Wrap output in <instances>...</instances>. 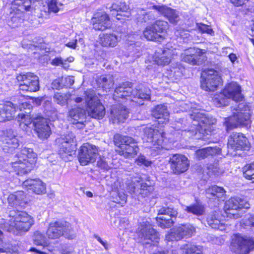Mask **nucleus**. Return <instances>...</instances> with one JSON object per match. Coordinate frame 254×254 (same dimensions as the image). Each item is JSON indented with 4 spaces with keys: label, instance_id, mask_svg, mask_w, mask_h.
Segmentation results:
<instances>
[{
    "label": "nucleus",
    "instance_id": "nucleus-1",
    "mask_svg": "<svg viewBox=\"0 0 254 254\" xmlns=\"http://www.w3.org/2000/svg\"><path fill=\"white\" fill-rule=\"evenodd\" d=\"M36 158L37 155L33 149L24 147L14 156L10 164L17 174L23 176L30 173L34 168Z\"/></svg>",
    "mask_w": 254,
    "mask_h": 254
},
{
    "label": "nucleus",
    "instance_id": "nucleus-2",
    "mask_svg": "<svg viewBox=\"0 0 254 254\" xmlns=\"http://www.w3.org/2000/svg\"><path fill=\"white\" fill-rule=\"evenodd\" d=\"M8 231L14 229L21 232L28 231L34 224L33 218L25 211L12 210L8 213Z\"/></svg>",
    "mask_w": 254,
    "mask_h": 254
},
{
    "label": "nucleus",
    "instance_id": "nucleus-3",
    "mask_svg": "<svg viewBox=\"0 0 254 254\" xmlns=\"http://www.w3.org/2000/svg\"><path fill=\"white\" fill-rule=\"evenodd\" d=\"M84 94L85 102L81 97H78L74 99V102L77 104L76 107L81 111H86L85 109H88L90 111H105L104 106L96 97L95 92L93 90H87L84 91Z\"/></svg>",
    "mask_w": 254,
    "mask_h": 254
},
{
    "label": "nucleus",
    "instance_id": "nucleus-4",
    "mask_svg": "<svg viewBox=\"0 0 254 254\" xmlns=\"http://www.w3.org/2000/svg\"><path fill=\"white\" fill-rule=\"evenodd\" d=\"M47 235L52 239H58L62 236L68 239H73L76 237L70 224L66 221L51 222L47 231Z\"/></svg>",
    "mask_w": 254,
    "mask_h": 254
},
{
    "label": "nucleus",
    "instance_id": "nucleus-5",
    "mask_svg": "<svg viewBox=\"0 0 254 254\" xmlns=\"http://www.w3.org/2000/svg\"><path fill=\"white\" fill-rule=\"evenodd\" d=\"M116 145L120 146L122 154L126 157L136 155L138 151L137 142L131 137L116 134L114 136Z\"/></svg>",
    "mask_w": 254,
    "mask_h": 254
},
{
    "label": "nucleus",
    "instance_id": "nucleus-6",
    "mask_svg": "<svg viewBox=\"0 0 254 254\" xmlns=\"http://www.w3.org/2000/svg\"><path fill=\"white\" fill-rule=\"evenodd\" d=\"M243 98L240 86L236 82H231L225 87L218 95V97L215 99L218 100L220 106H224L226 105V99H232L234 101L239 102L242 100Z\"/></svg>",
    "mask_w": 254,
    "mask_h": 254
},
{
    "label": "nucleus",
    "instance_id": "nucleus-7",
    "mask_svg": "<svg viewBox=\"0 0 254 254\" xmlns=\"http://www.w3.org/2000/svg\"><path fill=\"white\" fill-rule=\"evenodd\" d=\"M138 229V235L143 245L154 246L158 243L159 234L149 222H143Z\"/></svg>",
    "mask_w": 254,
    "mask_h": 254
},
{
    "label": "nucleus",
    "instance_id": "nucleus-8",
    "mask_svg": "<svg viewBox=\"0 0 254 254\" xmlns=\"http://www.w3.org/2000/svg\"><path fill=\"white\" fill-rule=\"evenodd\" d=\"M20 90L36 92L39 90V77L31 72L22 73L16 77Z\"/></svg>",
    "mask_w": 254,
    "mask_h": 254
},
{
    "label": "nucleus",
    "instance_id": "nucleus-9",
    "mask_svg": "<svg viewBox=\"0 0 254 254\" xmlns=\"http://www.w3.org/2000/svg\"><path fill=\"white\" fill-rule=\"evenodd\" d=\"M201 87L206 91H214L221 83V77L217 71L210 69L203 71L201 75Z\"/></svg>",
    "mask_w": 254,
    "mask_h": 254
},
{
    "label": "nucleus",
    "instance_id": "nucleus-10",
    "mask_svg": "<svg viewBox=\"0 0 254 254\" xmlns=\"http://www.w3.org/2000/svg\"><path fill=\"white\" fill-rule=\"evenodd\" d=\"M195 232V228L192 225L188 223L176 227L166 236V239L169 241H178L184 238H190Z\"/></svg>",
    "mask_w": 254,
    "mask_h": 254
},
{
    "label": "nucleus",
    "instance_id": "nucleus-11",
    "mask_svg": "<svg viewBox=\"0 0 254 254\" xmlns=\"http://www.w3.org/2000/svg\"><path fill=\"white\" fill-rule=\"evenodd\" d=\"M158 214L162 216L156 218L157 225L163 229L169 228L174 223L178 212L173 208L163 207L158 210Z\"/></svg>",
    "mask_w": 254,
    "mask_h": 254
},
{
    "label": "nucleus",
    "instance_id": "nucleus-12",
    "mask_svg": "<svg viewBox=\"0 0 254 254\" xmlns=\"http://www.w3.org/2000/svg\"><path fill=\"white\" fill-rule=\"evenodd\" d=\"M98 155V149L94 145L86 143L80 148L78 160L81 165H87L95 162Z\"/></svg>",
    "mask_w": 254,
    "mask_h": 254
},
{
    "label": "nucleus",
    "instance_id": "nucleus-13",
    "mask_svg": "<svg viewBox=\"0 0 254 254\" xmlns=\"http://www.w3.org/2000/svg\"><path fill=\"white\" fill-rule=\"evenodd\" d=\"M127 190L128 193L131 194L135 199L141 201L143 198L152 192L154 188L146 183L132 182L128 185Z\"/></svg>",
    "mask_w": 254,
    "mask_h": 254
},
{
    "label": "nucleus",
    "instance_id": "nucleus-14",
    "mask_svg": "<svg viewBox=\"0 0 254 254\" xmlns=\"http://www.w3.org/2000/svg\"><path fill=\"white\" fill-rule=\"evenodd\" d=\"M54 120V119H47L39 115L35 117L33 121V126L40 138L44 139L50 136L51 130L49 121Z\"/></svg>",
    "mask_w": 254,
    "mask_h": 254
},
{
    "label": "nucleus",
    "instance_id": "nucleus-15",
    "mask_svg": "<svg viewBox=\"0 0 254 254\" xmlns=\"http://www.w3.org/2000/svg\"><path fill=\"white\" fill-rule=\"evenodd\" d=\"M1 148L5 153H11L19 146V140L12 129L2 131L0 136Z\"/></svg>",
    "mask_w": 254,
    "mask_h": 254
},
{
    "label": "nucleus",
    "instance_id": "nucleus-16",
    "mask_svg": "<svg viewBox=\"0 0 254 254\" xmlns=\"http://www.w3.org/2000/svg\"><path fill=\"white\" fill-rule=\"evenodd\" d=\"M249 112H236L232 116L225 118L224 122L227 129L236 127L238 126H248L251 121Z\"/></svg>",
    "mask_w": 254,
    "mask_h": 254
},
{
    "label": "nucleus",
    "instance_id": "nucleus-17",
    "mask_svg": "<svg viewBox=\"0 0 254 254\" xmlns=\"http://www.w3.org/2000/svg\"><path fill=\"white\" fill-rule=\"evenodd\" d=\"M254 248L253 241L244 239L239 236H236L232 239L231 245V249L237 254H248Z\"/></svg>",
    "mask_w": 254,
    "mask_h": 254
},
{
    "label": "nucleus",
    "instance_id": "nucleus-18",
    "mask_svg": "<svg viewBox=\"0 0 254 254\" xmlns=\"http://www.w3.org/2000/svg\"><path fill=\"white\" fill-rule=\"evenodd\" d=\"M171 168L175 174L186 172L189 168V162L188 158L183 155L175 154L170 158Z\"/></svg>",
    "mask_w": 254,
    "mask_h": 254
},
{
    "label": "nucleus",
    "instance_id": "nucleus-19",
    "mask_svg": "<svg viewBox=\"0 0 254 254\" xmlns=\"http://www.w3.org/2000/svg\"><path fill=\"white\" fill-rule=\"evenodd\" d=\"M228 145L234 150H246L249 148L247 138L241 133L233 132L229 137Z\"/></svg>",
    "mask_w": 254,
    "mask_h": 254
},
{
    "label": "nucleus",
    "instance_id": "nucleus-20",
    "mask_svg": "<svg viewBox=\"0 0 254 254\" xmlns=\"http://www.w3.org/2000/svg\"><path fill=\"white\" fill-rule=\"evenodd\" d=\"M93 28L96 30L104 31L111 26L109 15L104 11L95 14L91 19Z\"/></svg>",
    "mask_w": 254,
    "mask_h": 254
},
{
    "label": "nucleus",
    "instance_id": "nucleus-21",
    "mask_svg": "<svg viewBox=\"0 0 254 254\" xmlns=\"http://www.w3.org/2000/svg\"><path fill=\"white\" fill-rule=\"evenodd\" d=\"M152 8L156 10L159 14L166 17L171 23H177L179 20V12L166 5H153Z\"/></svg>",
    "mask_w": 254,
    "mask_h": 254
},
{
    "label": "nucleus",
    "instance_id": "nucleus-22",
    "mask_svg": "<svg viewBox=\"0 0 254 254\" xmlns=\"http://www.w3.org/2000/svg\"><path fill=\"white\" fill-rule=\"evenodd\" d=\"M132 83L129 81L123 82L116 88L113 95L114 100L132 97Z\"/></svg>",
    "mask_w": 254,
    "mask_h": 254
},
{
    "label": "nucleus",
    "instance_id": "nucleus-23",
    "mask_svg": "<svg viewBox=\"0 0 254 254\" xmlns=\"http://www.w3.org/2000/svg\"><path fill=\"white\" fill-rule=\"evenodd\" d=\"M144 138L153 145H160L163 141L164 133L158 129L146 127L143 129Z\"/></svg>",
    "mask_w": 254,
    "mask_h": 254
},
{
    "label": "nucleus",
    "instance_id": "nucleus-24",
    "mask_svg": "<svg viewBox=\"0 0 254 254\" xmlns=\"http://www.w3.org/2000/svg\"><path fill=\"white\" fill-rule=\"evenodd\" d=\"M203 53L199 49L190 48L186 51L183 60L191 65H199L201 64L200 57Z\"/></svg>",
    "mask_w": 254,
    "mask_h": 254
},
{
    "label": "nucleus",
    "instance_id": "nucleus-25",
    "mask_svg": "<svg viewBox=\"0 0 254 254\" xmlns=\"http://www.w3.org/2000/svg\"><path fill=\"white\" fill-rule=\"evenodd\" d=\"M111 15L112 17H116L118 20L121 19V16H128L129 6L125 2L117 1L112 4L109 7Z\"/></svg>",
    "mask_w": 254,
    "mask_h": 254
},
{
    "label": "nucleus",
    "instance_id": "nucleus-26",
    "mask_svg": "<svg viewBox=\"0 0 254 254\" xmlns=\"http://www.w3.org/2000/svg\"><path fill=\"white\" fill-rule=\"evenodd\" d=\"M59 154L65 161L70 160V157L75 154L76 150V143H68L65 142H59Z\"/></svg>",
    "mask_w": 254,
    "mask_h": 254
},
{
    "label": "nucleus",
    "instance_id": "nucleus-27",
    "mask_svg": "<svg viewBox=\"0 0 254 254\" xmlns=\"http://www.w3.org/2000/svg\"><path fill=\"white\" fill-rule=\"evenodd\" d=\"M26 187H30V189L37 194L45 193L46 191V185L39 179H28L23 182Z\"/></svg>",
    "mask_w": 254,
    "mask_h": 254
},
{
    "label": "nucleus",
    "instance_id": "nucleus-28",
    "mask_svg": "<svg viewBox=\"0 0 254 254\" xmlns=\"http://www.w3.org/2000/svg\"><path fill=\"white\" fill-rule=\"evenodd\" d=\"M13 109L14 110V111H16L18 109L20 111L23 110H32V105L30 103L25 102L21 103L17 106L10 101H0V111H11Z\"/></svg>",
    "mask_w": 254,
    "mask_h": 254
},
{
    "label": "nucleus",
    "instance_id": "nucleus-29",
    "mask_svg": "<svg viewBox=\"0 0 254 254\" xmlns=\"http://www.w3.org/2000/svg\"><path fill=\"white\" fill-rule=\"evenodd\" d=\"M120 40L121 37L115 33H104L100 36V42L104 47H114Z\"/></svg>",
    "mask_w": 254,
    "mask_h": 254
},
{
    "label": "nucleus",
    "instance_id": "nucleus-30",
    "mask_svg": "<svg viewBox=\"0 0 254 254\" xmlns=\"http://www.w3.org/2000/svg\"><path fill=\"white\" fill-rule=\"evenodd\" d=\"M25 194L23 191H17L10 194L7 197V202L12 207L23 206L25 204Z\"/></svg>",
    "mask_w": 254,
    "mask_h": 254
},
{
    "label": "nucleus",
    "instance_id": "nucleus-31",
    "mask_svg": "<svg viewBox=\"0 0 254 254\" xmlns=\"http://www.w3.org/2000/svg\"><path fill=\"white\" fill-rule=\"evenodd\" d=\"M219 217V214L216 212L209 214L206 217L207 224L213 229L225 231L226 226L224 224L221 222Z\"/></svg>",
    "mask_w": 254,
    "mask_h": 254
},
{
    "label": "nucleus",
    "instance_id": "nucleus-32",
    "mask_svg": "<svg viewBox=\"0 0 254 254\" xmlns=\"http://www.w3.org/2000/svg\"><path fill=\"white\" fill-rule=\"evenodd\" d=\"M169 52L160 49L156 51L154 56V62L159 65L164 66L168 64L171 61Z\"/></svg>",
    "mask_w": 254,
    "mask_h": 254
},
{
    "label": "nucleus",
    "instance_id": "nucleus-33",
    "mask_svg": "<svg viewBox=\"0 0 254 254\" xmlns=\"http://www.w3.org/2000/svg\"><path fill=\"white\" fill-rule=\"evenodd\" d=\"M190 118L196 124L194 123L193 125L197 126H200L202 128L205 130L206 128L205 126L207 125L210 124L209 119L205 116V115L201 112H192L190 115Z\"/></svg>",
    "mask_w": 254,
    "mask_h": 254
},
{
    "label": "nucleus",
    "instance_id": "nucleus-34",
    "mask_svg": "<svg viewBox=\"0 0 254 254\" xmlns=\"http://www.w3.org/2000/svg\"><path fill=\"white\" fill-rule=\"evenodd\" d=\"M219 152L220 148L219 147H208L197 150L195 152V154L199 159H201L207 157L209 155L213 156L218 154Z\"/></svg>",
    "mask_w": 254,
    "mask_h": 254
},
{
    "label": "nucleus",
    "instance_id": "nucleus-35",
    "mask_svg": "<svg viewBox=\"0 0 254 254\" xmlns=\"http://www.w3.org/2000/svg\"><path fill=\"white\" fill-rule=\"evenodd\" d=\"M155 29V28L153 24L147 26L143 31V35L145 38L150 41H159L161 39L160 35H158Z\"/></svg>",
    "mask_w": 254,
    "mask_h": 254
},
{
    "label": "nucleus",
    "instance_id": "nucleus-36",
    "mask_svg": "<svg viewBox=\"0 0 254 254\" xmlns=\"http://www.w3.org/2000/svg\"><path fill=\"white\" fill-rule=\"evenodd\" d=\"M205 191L207 197L209 198L214 196L217 197H220L222 196L225 192L222 187H220L216 185L209 187Z\"/></svg>",
    "mask_w": 254,
    "mask_h": 254
},
{
    "label": "nucleus",
    "instance_id": "nucleus-37",
    "mask_svg": "<svg viewBox=\"0 0 254 254\" xmlns=\"http://www.w3.org/2000/svg\"><path fill=\"white\" fill-rule=\"evenodd\" d=\"M86 112H69L68 120L73 124H83L86 120Z\"/></svg>",
    "mask_w": 254,
    "mask_h": 254
},
{
    "label": "nucleus",
    "instance_id": "nucleus-38",
    "mask_svg": "<svg viewBox=\"0 0 254 254\" xmlns=\"http://www.w3.org/2000/svg\"><path fill=\"white\" fill-rule=\"evenodd\" d=\"M137 19L141 23H150L155 19V16L152 11H141L140 13H137Z\"/></svg>",
    "mask_w": 254,
    "mask_h": 254
},
{
    "label": "nucleus",
    "instance_id": "nucleus-39",
    "mask_svg": "<svg viewBox=\"0 0 254 254\" xmlns=\"http://www.w3.org/2000/svg\"><path fill=\"white\" fill-rule=\"evenodd\" d=\"M184 210L188 213H190L197 216L202 215L204 212V207L199 204H194L185 207Z\"/></svg>",
    "mask_w": 254,
    "mask_h": 254
},
{
    "label": "nucleus",
    "instance_id": "nucleus-40",
    "mask_svg": "<svg viewBox=\"0 0 254 254\" xmlns=\"http://www.w3.org/2000/svg\"><path fill=\"white\" fill-rule=\"evenodd\" d=\"M152 24L155 28V31L158 33V35H160V37L162 39L163 37L162 34L166 32L168 28V22L165 21L158 20Z\"/></svg>",
    "mask_w": 254,
    "mask_h": 254
},
{
    "label": "nucleus",
    "instance_id": "nucleus-41",
    "mask_svg": "<svg viewBox=\"0 0 254 254\" xmlns=\"http://www.w3.org/2000/svg\"><path fill=\"white\" fill-rule=\"evenodd\" d=\"M35 117H31L30 112H25L19 113L16 117L17 120L20 124H23L26 126H28L33 123V121Z\"/></svg>",
    "mask_w": 254,
    "mask_h": 254
},
{
    "label": "nucleus",
    "instance_id": "nucleus-42",
    "mask_svg": "<svg viewBox=\"0 0 254 254\" xmlns=\"http://www.w3.org/2000/svg\"><path fill=\"white\" fill-rule=\"evenodd\" d=\"M238 201L237 197H232L226 201L224 206L225 211L226 214H231L230 211H236V209H239Z\"/></svg>",
    "mask_w": 254,
    "mask_h": 254
},
{
    "label": "nucleus",
    "instance_id": "nucleus-43",
    "mask_svg": "<svg viewBox=\"0 0 254 254\" xmlns=\"http://www.w3.org/2000/svg\"><path fill=\"white\" fill-rule=\"evenodd\" d=\"M99 84L105 89L111 88L114 84V79L112 76H101L98 81Z\"/></svg>",
    "mask_w": 254,
    "mask_h": 254
},
{
    "label": "nucleus",
    "instance_id": "nucleus-44",
    "mask_svg": "<svg viewBox=\"0 0 254 254\" xmlns=\"http://www.w3.org/2000/svg\"><path fill=\"white\" fill-rule=\"evenodd\" d=\"M132 97L141 99H149L150 98V91L145 88L132 89Z\"/></svg>",
    "mask_w": 254,
    "mask_h": 254
},
{
    "label": "nucleus",
    "instance_id": "nucleus-45",
    "mask_svg": "<svg viewBox=\"0 0 254 254\" xmlns=\"http://www.w3.org/2000/svg\"><path fill=\"white\" fill-rule=\"evenodd\" d=\"M244 177L250 180L254 179V162L246 164L243 168Z\"/></svg>",
    "mask_w": 254,
    "mask_h": 254
},
{
    "label": "nucleus",
    "instance_id": "nucleus-46",
    "mask_svg": "<svg viewBox=\"0 0 254 254\" xmlns=\"http://www.w3.org/2000/svg\"><path fill=\"white\" fill-rule=\"evenodd\" d=\"M182 250L183 254H202L201 249L194 245L186 244L182 247Z\"/></svg>",
    "mask_w": 254,
    "mask_h": 254
},
{
    "label": "nucleus",
    "instance_id": "nucleus-47",
    "mask_svg": "<svg viewBox=\"0 0 254 254\" xmlns=\"http://www.w3.org/2000/svg\"><path fill=\"white\" fill-rule=\"evenodd\" d=\"M33 241L35 245L43 247L47 246L46 238L44 234L39 231H36L33 235Z\"/></svg>",
    "mask_w": 254,
    "mask_h": 254
},
{
    "label": "nucleus",
    "instance_id": "nucleus-48",
    "mask_svg": "<svg viewBox=\"0 0 254 254\" xmlns=\"http://www.w3.org/2000/svg\"><path fill=\"white\" fill-rule=\"evenodd\" d=\"M127 118V112H110V119L114 124L124 122Z\"/></svg>",
    "mask_w": 254,
    "mask_h": 254
},
{
    "label": "nucleus",
    "instance_id": "nucleus-49",
    "mask_svg": "<svg viewBox=\"0 0 254 254\" xmlns=\"http://www.w3.org/2000/svg\"><path fill=\"white\" fill-rule=\"evenodd\" d=\"M73 60L72 57L66 59H63L61 57L55 58L52 60V64L56 66L62 65L64 68H67L69 67L68 63L71 62Z\"/></svg>",
    "mask_w": 254,
    "mask_h": 254
},
{
    "label": "nucleus",
    "instance_id": "nucleus-50",
    "mask_svg": "<svg viewBox=\"0 0 254 254\" xmlns=\"http://www.w3.org/2000/svg\"><path fill=\"white\" fill-rule=\"evenodd\" d=\"M153 117L157 120L158 124H163L169 120V112H152Z\"/></svg>",
    "mask_w": 254,
    "mask_h": 254
},
{
    "label": "nucleus",
    "instance_id": "nucleus-51",
    "mask_svg": "<svg viewBox=\"0 0 254 254\" xmlns=\"http://www.w3.org/2000/svg\"><path fill=\"white\" fill-rule=\"evenodd\" d=\"M114 201L117 203H119L122 205L125 204L127 201V195L122 191H118L115 194H113Z\"/></svg>",
    "mask_w": 254,
    "mask_h": 254
},
{
    "label": "nucleus",
    "instance_id": "nucleus-52",
    "mask_svg": "<svg viewBox=\"0 0 254 254\" xmlns=\"http://www.w3.org/2000/svg\"><path fill=\"white\" fill-rule=\"evenodd\" d=\"M197 27L198 30L202 33H207L210 35L214 34V31L211 26L203 23L197 24Z\"/></svg>",
    "mask_w": 254,
    "mask_h": 254
},
{
    "label": "nucleus",
    "instance_id": "nucleus-53",
    "mask_svg": "<svg viewBox=\"0 0 254 254\" xmlns=\"http://www.w3.org/2000/svg\"><path fill=\"white\" fill-rule=\"evenodd\" d=\"M59 142H65L68 143H76L75 136L74 134L72 133H69L64 137H61L58 139Z\"/></svg>",
    "mask_w": 254,
    "mask_h": 254
},
{
    "label": "nucleus",
    "instance_id": "nucleus-54",
    "mask_svg": "<svg viewBox=\"0 0 254 254\" xmlns=\"http://www.w3.org/2000/svg\"><path fill=\"white\" fill-rule=\"evenodd\" d=\"M59 5L61 6L62 4L61 3L58 4L57 0H51L48 3L49 10L50 12L56 13L60 9Z\"/></svg>",
    "mask_w": 254,
    "mask_h": 254
},
{
    "label": "nucleus",
    "instance_id": "nucleus-55",
    "mask_svg": "<svg viewBox=\"0 0 254 254\" xmlns=\"http://www.w3.org/2000/svg\"><path fill=\"white\" fill-rule=\"evenodd\" d=\"M137 165H144L146 167L150 166L151 162L146 159V157L143 155H140L136 160Z\"/></svg>",
    "mask_w": 254,
    "mask_h": 254
},
{
    "label": "nucleus",
    "instance_id": "nucleus-56",
    "mask_svg": "<svg viewBox=\"0 0 254 254\" xmlns=\"http://www.w3.org/2000/svg\"><path fill=\"white\" fill-rule=\"evenodd\" d=\"M238 201L239 209L242 208L247 209L250 207V204L246 199L237 197Z\"/></svg>",
    "mask_w": 254,
    "mask_h": 254
},
{
    "label": "nucleus",
    "instance_id": "nucleus-57",
    "mask_svg": "<svg viewBox=\"0 0 254 254\" xmlns=\"http://www.w3.org/2000/svg\"><path fill=\"white\" fill-rule=\"evenodd\" d=\"M97 165L99 167L105 170H108L110 168L106 159L104 157L99 158L97 161Z\"/></svg>",
    "mask_w": 254,
    "mask_h": 254
},
{
    "label": "nucleus",
    "instance_id": "nucleus-58",
    "mask_svg": "<svg viewBox=\"0 0 254 254\" xmlns=\"http://www.w3.org/2000/svg\"><path fill=\"white\" fill-rule=\"evenodd\" d=\"M54 99L56 102L60 105H63L66 102L65 98L60 93L55 94Z\"/></svg>",
    "mask_w": 254,
    "mask_h": 254
},
{
    "label": "nucleus",
    "instance_id": "nucleus-59",
    "mask_svg": "<svg viewBox=\"0 0 254 254\" xmlns=\"http://www.w3.org/2000/svg\"><path fill=\"white\" fill-rule=\"evenodd\" d=\"M87 114L91 118L100 120L104 117L105 112H87Z\"/></svg>",
    "mask_w": 254,
    "mask_h": 254
},
{
    "label": "nucleus",
    "instance_id": "nucleus-60",
    "mask_svg": "<svg viewBox=\"0 0 254 254\" xmlns=\"http://www.w3.org/2000/svg\"><path fill=\"white\" fill-rule=\"evenodd\" d=\"M243 224L247 226L254 227V215H251L247 219L244 220Z\"/></svg>",
    "mask_w": 254,
    "mask_h": 254
},
{
    "label": "nucleus",
    "instance_id": "nucleus-61",
    "mask_svg": "<svg viewBox=\"0 0 254 254\" xmlns=\"http://www.w3.org/2000/svg\"><path fill=\"white\" fill-rule=\"evenodd\" d=\"M251 109L249 106L245 103H239L238 105L236 111H250Z\"/></svg>",
    "mask_w": 254,
    "mask_h": 254
},
{
    "label": "nucleus",
    "instance_id": "nucleus-62",
    "mask_svg": "<svg viewBox=\"0 0 254 254\" xmlns=\"http://www.w3.org/2000/svg\"><path fill=\"white\" fill-rule=\"evenodd\" d=\"M0 254H18L16 251H14L13 249L5 248L3 249L0 248Z\"/></svg>",
    "mask_w": 254,
    "mask_h": 254
},
{
    "label": "nucleus",
    "instance_id": "nucleus-63",
    "mask_svg": "<svg viewBox=\"0 0 254 254\" xmlns=\"http://www.w3.org/2000/svg\"><path fill=\"white\" fill-rule=\"evenodd\" d=\"M63 85L61 83L59 79L54 80L52 83V88L55 89L62 88Z\"/></svg>",
    "mask_w": 254,
    "mask_h": 254
},
{
    "label": "nucleus",
    "instance_id": "nucleus-64",
    "mask_svg": "<svg viewBox=\"0 0 254 254\" xmlns=\"http://www.w3.org/2000/svg\"><path fill=\"white\" fill-rule=\"evenodd\" d=\"M249 0H230L235 6H241L246 4Z\"/></svg>",
    "mask_w": 254,
    "mask_h": 254
}]
</instances>
